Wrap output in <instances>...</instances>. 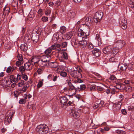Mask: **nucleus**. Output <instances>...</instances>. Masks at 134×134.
Instances as JSON below:
<instances>
[{"mask_svg": "<svg viewBox=\"0 0 134 134\" xmlns=\"http://www.w3.org/2000/svg\"><path fill=\"white\" fill-rule=\"evenodd\" d=\"M83 82V81L82 80L80 79H78L76 80L75 81V83L77 82L79 83H81Z\"/></svg>", "mask_w": 134, "mask_h": 134, "instance_id": "61", "label": "nucleus"}, {"mask_svg": "<svg viewBox=\"0 0 134 134\" xmlns=\"http://www.w3.org/2000/svg\"><path fill=\"white\" fill-rule=\"evenodd\" d=\"M111 91V93L112 94L115 93L116 91V89L115 86H111L109 87Z\"/></svg>", "mask_w": 134, "mask_h": 134, "instance_id": "34", "label": "nucleus"}, {"mask_svg": "<svg viewBox=\"0 0 134 134\" xmlns=\"http://www.w3.org/2000/svg\"><path fill=\"white\" fill-rule=\"evenodd\" d=\"M70 75L75 78H78L81 77V74L78 72L77 70H72L69 71Z\"/></svg>", "mask_w": 134, "mask_h": 134, "instance_id": "10", "label": "nucleus"}, {"mask_svg": "<svg viewBox=\"0 0 134 134\" xmlns=\"http://www.w3.org/2000/svg\"><path fill=\"white\" fill-rule=\"evenodd\" d=\"M88 33L85 32L83 31L79 33L78 35L79 36H82V40L79 42V44L81 48H83L86 47L88 44L87 40L88 37Z\"/></svg>", "mask_w": 134, "mask_h": 134, "instance_id": "1", "label": "nucleus"}, {"mask_svg": "<svg viewBox=\"0 0 134 134\" xmlns=\"http://www.w3.org/2000/svg\"><path fill=\"white\" fill-rule=\"evenodd\" d=\"M62 57L64 59L67 60L68 59V54L66 53H63V54Z\"/></svg>", "mask_w": 134, "mask_h": 134, "instance_id": "47", "label": "nucleus"}, {"mask_svg": "<svg viewBox=\"0 0 134 134\" xmlns=\"http://www.w3.org/2000/svg\"><path fill=\"white\" fill-rule=\"evenodd\" d=\"M93 55L96 57H98L101 54V51L100 50L95 48L92 51Z\"/></svg>", "mask_w": 134, "mask_h": 134, "instance_id": "18", "label": "nucleus"}, {"mask_svg": "<svg viewBox=\"0 0 134 134\" xmlns=\"http://www.w3.org/2000/svg\"><path fill=\"white\" fill-rule=\"evenodd\" d=\"M125 42L124 41L119 40L114 44L118 48H120L123 47L125 44Z\"/></svg>", "mask_w": 134, "mask_h": 134, "instance_id": "15", "label": "nucleus"}, {"mask_svg": "<svg viewBox=\"0 0 134 134\" xmlns=\"http://www.w3.org/2000/svg\"><path fill=\"white\" fill-rule=\"evenodd\" d=\"M115 83L116 85L115 86L116 89L121 90L122 88V85L121 83L118 81H115Z\"/></svg>", "mask_w": 134, "mask_h": 134, "instance_id": "25", "label": "nucleus"}, {"mask_svg": "<svg viewBox=\"0 0 134 134\" xmlns=\"http://www.w3.org/2000/svg\"><path fill=\"white\" fill-rule=\"evenodd\" d=\"M80 89L82 90H85L86 87V86L85 85L83 84L80 85Z\"/></svg>", "mask_w": 134, "mask_h": 134, "instance_id": "60", "label": "nucleus"}, {"mask_svg": "<svg viewBox=\"0 0 134 134\" xmlns=\"http://www.w3.org/2000/svg\"><path fill=\"white\" fill-rule=\"evenodd\" d=\"M10 12L9 7L7 5L5 6L3 9V12L2 15V19L3 20L4 22H5L8 18V15Z\"/></svg>", "mask_w": 134, "mask_h": 134, "instance_id": "4", "label": "nucleus"}, {"mask_svg": "<svg viewBox=\"0 0 134 134\" xmlns=\"http://www.w3.org/2000/svg\"><path fill=\"white\" fill-rule=\"evenodd\" d=\"M128 109L129 110L131 111L133 109L134 107L132 106H130L128 107Z\"/></svg>", "mask_w": 134, "mask_h": 134, "instance_id": "62", "label": "nucleus"}, {"mask_svg": "<svg viewBox=\"0 0 134 134\" xmlns=\"http://www.w3.org/2000/svg\"><path fill=\"white\" fill-rule=\"evenodd\" d=\"M104 104V102L103 101L97 100L95 103L93 108L94 109H96L99 107L100 108H101L103 106Z\"/></svg>", "mask_w": 134, "mask_h": 134, "instance_id": "11", "label": "nucleus"}, {"mask_svg": "<svg viewBox=\"0 0 134 134\" xmlns=\"http://www.w3.org/2000/svg\"><path fill=\"white\" fill-rule=\"evenodd\" d=\"M23 61H20L18 60V61H16V65L17 66H19L21 64H23Z\"/></svg>", "mask_w": 134, "mask_h": 134, "instance_id": "48", "label": "nucleus"}, {"mask_svg": "<svg viewBox=\"0 0 134 134\" xmlns=\"http://www.w3.org/2000/svg\"><path fill=\"white\" fill-rule=\"evenodd\" d=\"M63 93L64 94H66V95L68 94H71L70 91L69 90L68 87H66L64 88Z\"/></svg>", "mask_w": 134, "mask_h": 134, "instance_id": "31", "label": "nucleus"}, {"mask_svg": "<svg viewBox=\"0 0 134 134\" xmlns=\"http://www.w3.org/2000/svg\"><path fill=\"white\" fill-rule=\"evenodd\" d=\"M43 62H44L48 64L47 62H49L50 59V56L46 55H43L38 58Z\"/></svg>", "mask_w": 134, "mask_h": 134, "instance_id": "17", "label": "nucleus"}, {"mask_svg": "<svg viewBox=\"0 0 134 134\" xmlns=\"http://www.w3.org/2000/svg\"><path fill=\"white\" fill-rule=\"evenodd\" d=\"M66 30V27L64 26H62L60 27V32L61 33L63 34L65 33Z\"/></svg>", "mask_w": 134, "mask_h": 134, "instance_id": "38", "label": "nucleus"}, {"mask_svg": "<svg viewBox=\"0 0 134 134\" xmlns=\"http://www.w3.org/2000/svg\"><path fill=\"white\" fill-rule=\"evenodd\" d=\"M24 40L26 42H30V40L28 34H25L24 36Z\"/></svg>", "mask_w": 134, "mask_h": 134, "instance_id": "35", "label": "nucleus"}, {"mask_svg": "<svg viewBox=\"0 0 134 134\" xmlns=\"http://www.w3.org/2000/svg\"><path fill=\"white\" fill-rule=\"evenodd\" d=\"M44 67H40L38 68L37 71V72L38 74H41L43 72V71L44 70Z\"/></svg>", "mask_w": 134, "mask_h": 134, "instance_id": "36", "label": "nucleus"}, {"mask_svg": "<svg viewBox=\"0 0 134 134\" xmlns=\"http://www.w3.org/2000/svg\"><path fill=\"white\" fill-rule=\"evenodd\" d=\"M43 85V82L41 80H40L37 85V87L38 88H40Z\"/></svg>", "mask_w": 134, "mask_h": 134, "instance_id": "46", "label": "nucleus"}, {"mask_svg": "<svg viewBox=\"0 0 134 134\" xmlns=\"http://www.w3.org/2000/svg\"><path fill=\"white\" fill-rule=\"evenodd\" d=\"M15 70V68L13 66H9L6 69V71L7 73H11Z\"/></svg>", "mask_w": 134, "mask_h": 134, "instance_id": "28", "label": "nucleus"}, {"mask_svg": "<svg viewBox=\"0 0 134 134\" xmlns=\"http://www.w3.org/2000/svg\"><path fill=\"white\" fill-rule=\"evenodd\" d=\"M110 79L111 80H115L116 79V78L114 75H112L110 77Z\"/></svg>", "mask_w": 134, "mask_h": 134, "instance_id": "55", "label": "nucleus"}, {"mask_svg": "<svg viewBox=\"0 0 134 134\" xmlns=\"http://www.w3.org/2000/svg\"><path fill=\"white\" fill-rule=\"evenodd\" d=\"M20 47L21 49L23 50L24 51H26L28 49L27 44L26 43L21 44Z\"/></svg>", "mask_w": 134, "mask_h": 134, "instance_id": "24", "label": "nucleus"}, {"mask_svg": "<svg viewBox=\"0 0 134 134\" xmlns=\"http://www.w3.org/2000/svg\"><path fill=\"white\" fill-rule=\"evenodd\" d=\"M97 88L96 86L95 85H94L90 87V90L91 91L94 90Z\"/></svg>", "mask_w": 134, "mask_h": 134, "instance_id": "57", "label": "nucleus"}, {"mask_svg": "<svg viewBox=\"0 0 134 134\" xmlns=\"http://www.w3.org/2000/svg\"><path fill=\"white\" fill-rule=\"evenodd\" d=\"M109 61L111 63L116 62V59L114 57H111L109 59Z\"/></svg>", "mask_w": 134, "mask_h": 134, "instance_id": "50", "label": "nucleus"}, {"mask_svg": "<svg viewBox=\"0 0 134 134\" xmlns=\"http://www.w3.org/2000/svg\"><path fill=\"white\" fill-rule=\"evenodd\" d=\"M60 102L62 106V104L63 105H66L67 104V102L68 101V99L67 97L65 96L62 97L60 98Z\"/></svg>", "mask_w": 134, "mask_h": 134, "instance_id": "19", "label": "nucleus"}, {"mask_svg": "<svg viewBox=\"0 0 134 134\" xmlns=\"http://www.w3.org/2000/svg\"><path fill=\"white\" fill-rule=\"evenodd\" d=\"M94 74L96 76L95 78H97L98 80H100L102 79V76L99 74L97 73H95Z\"/></svg>", "mask_w": 134, "mask_h": 134, "instance_id": "41", "label": "nucleus"}, {"mask_svg": "<svg viewBox=\"0 0 134 134\" xmlns=\"http://www.w3.org/2000/svg\"><path fill=\"white\" fill-rule=\"evenodd\" d=\"M111 54L115 55L119 52V48L117 47L114 44L112 46V48L111 49Z\"/></svg>", "mask_w": 134, "mask_h": 134, "instance_id": "20", "label": "nucleus"}, {"mask_svg": "<svg viewBox=\"0 0 134 134\" xmlns=\"http://www.w3.org/2000/svg\"><path fill=\"white\" fill-rule=\"evenodd\" d=\"M119 22L120 26L124 30L126 29L127 28V21L126 19L123 16L121 17Z\"/></svg>", "mask_w": 134, "mask_h": 134, "instance_id": "7", "label": "nucleus"}, {"mask_svg": "<svg viewBox=\"0 0 134 134\" xmlns=\"http://www.w3.org/2000/svg\"><path fill=\"white\" fill-rule=\"evenodd\" d=\"M19 69L20 71L21 72L22 74L24 73L26 70L24 66H21L19 68Z\"/></svg>", "mask_w": 134, "mask_h": 134, "instance_id": "40", "label": "nucleus"}, {"mask_svg": "<svg viewBox=\"0 0 134 134\" xmlns=\"http://www.w3.org/2000/svg\"><path fill=\"white\" fill-rule=\"evenodd\" d=\"M48 65L52 68H56L58 66V64L56 63L49 62L48 63Z\"/></svg>", "mask_w": 134, "mask_h": 134, "instance_id": "26", "label": "nucleus"}, {"mask_svg": "<svg viewBox=\"0 0 134 134\" xmlns=\"http://www.w3.org/2000/svg\"><path fill=\"white\" fill-rule=\"evenodd\" d=\"M68 44V42H63L61 44L62 48H65L66 47Z\"/></svg>", "mask_w": 134, "mask_h": 134, "instance_id": "45", "label": "nucleus"}, {"mask_svg": "<svg viewBox=\"0 0 134 134\" xmlns=\"http://www.w3.org/2000/svg\"><path fill=\"white\" fill-rule=\"evenodd\" d=\"M122 104L121 102H118L117 103H116L113 104V109L115 111H116L119 110L121 108Z\"/></svg>", "mask_w": 134, "mask_h": 134, "instance_id": "14", "label": "nucleus"}, {"mask_svg": "<svg viewBox=\"0 0 134 134\" xmlns=\"http://www.w3.org/2000/svg\"><path fill=\"white\" fill-rule=\"evenodd\" d=\"M79 111H80L79 110ZM79 110L75 108H73L71 110L70 114V116L74 118H78L80 116V113L79 112Z\"/></svg>", "mask_w": 134, "mask_h": 134, "instance_id": "8", "label": "nucleus"}, {"mask_svg": "<svg viewBox=\"0 0 134 134\" xmlns=\"http://www.w3.org/2000/svg\"><path fill=\"white\" fill-rule=\"evenodd\" d=\"M38 16H41L42 15V9H39L37 12Z\"/></svg>", "mask_w": 134, "mask_h": 134, "instance_id": "51", "label": "nucleus"}, {"mask_svg": "<svg viewBox=\"0 0 134 134\" xmlns=\"http://www.w3.org/2000/svg\"><path fill=\"white\" fill-rule=\"evenodd\" d=\"M121 111L122 113L124 115H125L127 113V112L126 111V110L125 109H122Z\"/></svg>", "mask_w": 134, "mask_h": 134, "instance_id": "63", "label": "nucleus"}, {"mask_svg": "<svg viewBox=\"0 0 134 134\" xmlns=\"http://www.w3.org/2000/svg\"><path fill=\"white\" fill-rule=\"evenodd\" d=\"M32 83V81H28L27 82L25 83H24V85L22 87V91H23L24 92H25L27 88L29 86V83Z\"/></svg>", "mask_w": 134, "mask_h": 134, "instance_id": "21", "label": "nucleus"}, {"mask_svg": "<svg viewBox=\"0 0 134 134\" xmlns=\"http://www.w3.org/2000/svg\"><path fill=\"white\" fill-rule=\"evenodd\" d=\"M63 37L61 35H59L58 33H55L53 35L52 38V41L54 42L57 41H59Z\"/></svg>", "mask_w": 134, "mask_h": 134, "instance_id": "12", "label": "nucleus"}, {"mask_svg": "<svg viewBox=\"0 0 134 134\" xmlns=\"http://www.w3.org/2000/svg\"><path fill=\"white\" fill-rule=\"evenodd\" d=\"M31 62H33L34 64V65L37 64L39 66L41 67L44 68V67L47 66L48 64L44 62H43L40 59L38 58H32L30 60Z\"/></svg>", "mask_w": 134, "mask_h": 134, "instance_id": "3", "label": "nucleus"}, {"mask_svg": "<svg viewBox=\"0 0 134 134\" xmlns=\"http://www.w3.org/2000/svg\"><path fill=\"white\" fill-rule=\"evenodd\" d=\"M39 35L40 34L37 33L36 31H33L32 32L30 37L31 40L34 43H36L37 42Z\"/></svg>", "mask_w": 134, "mask_h": 134, "instance_id": "6", "label": "nucleus"}, {"mask_svg": "<svg viewBox=\"0 0 134 134\" xmlns=\"http://www.w3.org/2000/svg\"><path fill=\"white\" fill-rule=\"evenodd\" d=\"M103 15V13L101 11L96 12L94 16V21L96 23L99 22L102 19Z\"/></svg>", "mask_w": 134, "mask_h": 134, "instance_id": "5", "label": "nucleus"}, {"mask_svg": "<svg viewBox=\"0 0 134 134\" xmlns=\"http://www.w3.org/2000/svg\"><path fill=\"white\" fill-rule=\"evenodd\" d=\"M80 89H80V88L79 87H77L76 88H75V92L72 93V95L73 94H75L76 93V91H77L78 90L80 91Z\"/></svg>", "mask_w": 134, "mask_h": 134, "instance_id": "56", "label": "nucleus"}, {"mask_svg": "<svg viewBox=\"0 0 134 134\" xmlns=\"http://www.w3.org/2000/svg\"><path fill=\"white\" fill-rule=\"evenodd\" d=\"M30 61V60L29 61V62L26 63L24 64V66L25 69L27 71L30 70L32 69V68L31 66V65H34V64H33V62L31 63Z\"/></svg>", "mask_w": 134, "mask_h": 134, "instance_id": "16", "label": "nucleus"}, {"mask_svg": "<svg viewBox=\"0 0 134 134\" xmlns=\"http://www.w3.org/2000/svg\"><path fill=\"white\" fill-rule=\"evenodd\" d=\"M87 44V47L89 49H92L93 48V45L91 42H89Z\"/></svg>", "mask_w": 134, "mask_h": 134, "instance_id": "44", "label": "nucleus"}, {"mask_svg": "<svg viewBox=\"0 0 134 134\" xmlns=\"http://www.w3.org/2000/svg\"><path fill=\"white\" fill-rule=\"evenodd\" d=\"M48 128L45 124H41L37 126L36 131L39 134H46L48 132Z\"/></svg>", "mask_w": 134, "mask_h": 134, "instance_id": "2", "label": "nucleus"}, {"mask_svg": "<svg viewBox=\"0 0 134 134\" xmlns=\"http://www.w3.org/2000/svg\"><path fill=\"white\" fill-rule=\"evenodd\" d=\"M96 36V39L97 41L98 44L100 45L101 44V40L100 38V35L98 34H97Z\"/></svg>", "mask_w": 134, "mask_h": 134, "instance_id": "27", "label": "nucleus"}, {"mask_svg": "<svg viewBox=\"0 0 134 134\" xmlns=\"http://www.w3.org/2000/svg\"><path fill=\"white\" fill-rule=\"evenodd\" d=\"M18 60L19 61H23V59L22 58V55L21 54H19L18 56Z\"/></svg>", "mask_w": 134, "mask_h": 134, "instance_id": "49", "label": "nucleus"}, {"mask_svg": "<svg viewBox=\"0 0 134 134\" xmlns=\"http://www.w3.org/2000/svg\"><path fill=\"white\" fill-rule=\"evenodd\" d=\"M19 94V92L18 91H14V94L15 97H18V96Z\"/></svg>", "mask_w": 134, "mask_h": 134, "instance_id": "59", "label": "nucleus"}, {"mask_svg": "<svg viewBox=\"0 0 134 134\" xmlns=\"http://www.w3.org/2000/svg\"><path fill=\"white\" fill-rule=\"evenodd\" d=\"M126 85H129L130 84V83L131 82V81L127 80H125L123 82Z\"/></svg>", "mask_w": 134, "mask_h": 134, "instance_id": "58", "label": "nucleus"}, {"mask_svg": "<svg viewBox=\"0 0 134 134\" xmlns=\"http://www.w3.org/2000/svg\"><path fill=\"white\" fill-rule=\"evenodd\" d=\"M51 51L50 49L49 48L46 50L44 53L46 55H48L51 54Z\"/></svg>", "mask_w": 134, "mask_h": 134, "instance_id": "42", "label": "nucleus"}, {"mask_svg": "<svg viewBox=\"0 0 134 134\" xmlns=\"http://www.w3.org/2000/svg\"><path fill=\"white\" fill-rule=\"evenodd\" d=\"M53 79L52 80L54 82L57 80L58 78L59 77V76L57 75H53Z\"/></svg>", "mask_w": 134, "mask_h": 134, "instance_id": "52", "label": "nucleus"}, {"mask_svg": "<svg viewBox=\"0 0 134 134\" xmlns=\"http://www.w3.org/2000/svg\"><path fill=\"white\" fill-rule=\"evenodd\" d=\"M22 78L21 75L19 74H18L16 78H15L14 80V82L15 83H17L19 81H20Z\"/></svg>", "mask_w": 134, "mask_h": 134, "instance_id": "30", "label": "nucleus"}, {"mask_svg": "<svg viewBox=\"0 0 134 134\" xmlns=\"http://www.w3.org/2000/svg\"><path fill=\"white\" fill-rule=\"evenodd\" d=\"M22 77L26 81L28 79L27 76L26 74H22Z\"/></svg>", "mask_w": 134, "mask_h": 134, "instance_id": "54", "label": "nucleus"}, {"mask_svg": "<svg viewBox=\"0 0 134 134\" xmlns=\"http://www.w3.org/2000/svg\"><path fill=\"white\" fill-rule=\"evenodd\" d=\"M75 13L72 10H69L67 14V16L71 18H73L75 16Z\"/></svg>", "mask_w": 134, "mask_h": 134, "instance_id": "23", "label": "nucleus"}, {"mask_svg": "<svg viewBox=\"0 0 134 134\" xmlns=\"http://www.w3.org/2000/svg\"><path fill=\"white\" fill-rule=\"evenodd\" d=\"M51 10L49 8H47L46 9L45 14L47 15H48L51 13Z\"/></svg>", "mask_w": 134, "mask_h": 134, "instance_id": "43", "label": "nucleus"}, {"mask_svg": "<svg viewBox=\"0 0 134 134\" xmlns=\"http://www.w3.org/2000/svg\"><path fill=\"white\" fill-rule=\"evenodd\" d=\"M60 76L64 77H66L67 76V73L63 71H61L60 72Z\"/></svg>", "mask_w": 134, "mask_h": 134, "instance_id": "39", "label": "nucleus"}, {"mask_svg": "<svg viewBox=\"0 0 134 134\" xmlns=\"http://www.w3.org/2000/svg\"><path fill=\"white\" fill-rule=\"evenodd\" d=\"M120 67V69L121 70H125L127 68V66L126 65L120 64L119 65V67Z\"/></svg>", "mask_w": 134, "mask_h": 134, "instance_id": "33", "label": "nucleus"}, {"mask_svg": "<svg viewBox=\"0 0 134 134\" xmlns=\"http://www.w3.org/2000/svg\"><path fill=\"white\" fill-rule=\"evenodd\" d=\"M10 111H9L7 112V115L5 117L4 123L5 124H7L10 122L13 115V113L10 114Z\"/></svg>", "mask_w": 134, "mask_h": 134, "instance_id": "9", "label": "nucleus"}, {"mask_svg": "<svg viewBox=\"0 0 134 134\" xmlns=\"http://www.w3.org/2000/svg\"><path fill=\"white\" fill-rule=\"evenodd\" d=\"M24 80H21L17 84L18 86L19 87H22L24 85Z\"/></svg>", "mask_w": 134, "mask_h": 134, "instance_id": "37", "label": "nucleus"}, {"mask_svg": "<svg viewBox=\"0 0 134 134\" xmlns=\"http://www.w3.org/2000/svg\"><path fill=\"white\" fill-rule=\"evenodd\" d=\"M73 36V32H70L66 33L64 35V37L67 40L70 39Z\"/></svg>", "mask_w": 134, "mask_h": 134, "instance_id": "22", "label": "nucleus"}, {"mask_svg": "<svg viewBox=\"0 0 134 134\" xmlns=\"http://www.w3.org/2000/svg\"><path fill=\"white\" fill-rule=\"evenodd\" d=\"M19 103L20 104H24L26 102V100L25 99H21L19 100Z\"/></svg>", "mask_w": 134, "mask_h": 134, "instance_id": "53", "label": "nucleus"}, {"mask_svg": "<svg viewBox=\"0 0 134 134\" xmlns=\"http://www.w3.org/2000/svg\"><path fill=\"white\" fill-rule=\"evenodd\" d=\"M68 86V88L70 93L72 95V92L73 90L75 91V87L72 84H70Z\"/></svg>", "mask_w": 134, "mask_h": 134, "instance_id": "29", "label": "nucleus"}, {"mask_svg": "<svg viewBox=\"0 0 134 134\" xmlns=\"http://www.w3.org/2000/svg\"><path fill=\"white\" fill-rule=\"evenodd\" d=\"M112 46L111 45L108 46L102 49L103 52L104 54H111V49Z\"/></svg>", "mask_w": 134, "mask_h": 134, "instance_id": "13", "label": "nucleus"}, {"mask_svg": "<svg viewBox=\"0 0 134 134\" xmlns=\"http://www.w3.org/2000/svg\"><path fill=\"white\" fill-rule=\"evenodd\" d=\"M61 2V1H60L58 0L55 3L58 6H59Z\"/></svg>", "mask_w": 134, "mask_h": 134, "instance_id": "64", "label": "nucleus"}, {"mask_svg": "<svg viewBox=\"0 0 134 134\" xmlns=\"http://www.w3.org/2000/svg\"><path fill=\"white\" fill-rule=\"evenodd\" d=\"M129 6L131 8H134V0H129Z\"/></svg>", "mask_w": 134, "mask_h": 134, "instance_id": "32", "label": "nucleus"}]
</instances>
